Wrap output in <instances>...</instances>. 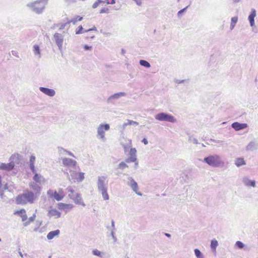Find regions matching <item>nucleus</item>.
Segmentation results:
<instances>
[{"label": "nucleus", "instance_id": "1", "mask_svg": "<svg viewBox=\"0 0 258 258\" xmlns=\"http://www.w3.org/2000/svg\"><path fill=\"white\" fill-rule=\"evenodd\" d=\"M36 198V197L32 191L26 190L23 194L16 197L15 201L17 205H24L28 203L33 204Z\"/></svg>", "mask_w": 258, "mask_h": 258}, {"label": "nucleus", "instance_id": "13", "mask_svg": "<svg viewBox=\"0 0 258 258\" xmlns=\"http://www.w3.org/2000/svg\"><path fill=\"white\" fill-rule=\"evenodd\" d=\"M54 38L56 44L59 47V49L61 50L63 42V37L62 35L60 34L56 33L54 35Z\"/></svg>", "mask_w": 258, "mask_h": 258}, {"label": "nucleus", "instance_id": "43", "mask_svg": "<svg viewBox=\"0 0 258 258\" xmlns=\"http://www.w3.org/2000/svg\"><path fill=\"white\" fill-rule=\"evenodd\" d=\"M186 9V8H184L181 10H180L178 12V15H180L182 13H183L185 10Z\"/></svg>", "mask_w": 258, "mask_h": 258}, {"label": "nucleus", "instance_id": "30", "mask_svg": "<svg viewBox=\"0 0 258 258\" xmlns=\"http://www.w3.org/2000/svg\"><path fill=\"white\" fill-rule=\"evenodd\" d=\"M217 245H218V242L217 240H212L211 241V248L214 251L216 250V247L217 246Z\"/></svg>", "mask_w": 258, "mask_h": 258}, {"label": "nucleus", "instance_id": "11", "mask_svg": "<svg viewBox=\"0 0 258 258\" xmlns=\"http://www.w3.org/2000/svg\"><path fill=\"white\" fill-rule=\"evenodd\" d=\"M109 125L108 124H101L98 128V134L101 139H104L105 137V131L109 130Z\"/></svg>", "mask_w": 258, "mask_h": 258}, {"label": "nucleus", "instance_id": "19", "mask_svg": "<svg viewBox=\"0 0 258 258\" xmlns=\"http://www.w3.org/2000/svg\"><path fill=\"white\" fill-rule=\"evenodd\" d=\"M130 186L133 190L138 195L141 196L142 194L140 192H138V185L137 183L133 179H131V183Z\"/></svg>", "mask_w": 258, "mask_h": 258}, {"label": "nucleus", "instance_id": "36", "mask_svg": "<svg viewBox=\"0 0 258 258\" xmlns=\"http://www.w3.org/2000/svg\"><path fill=\"white\" fill-rule=\"evenodd\" d=\"M93 253L94 254H95L96 255H98V256H99L101 254L100 251H99V250H98L97 249L94 250L93 251Z\"/></svg>", "mask_w": 258, "mask_h": 258}, {"label": "nucleus", "instance_id": "33", "mask_svg": "<svg viewBox=\"0 0 258 258\" xmlns=\"http://www.w3.org/2000/svg\"><path fill=\"white\" fill-rule=\"evenodd\" d=\"M118 166H119V168H121V169H123V168L128 167L127 165L123 162L120 163Z\"/></svg>", "mask_w": 258, "mask_h": 258}, {"label": "nucleus", "instance_id": "18", "mask_svg": "<svg viewBox=\"0 0 258 258\" xmlns=\"http://www.w3.org/2000/svg\"><path fill=\"white\" fill-rule=\"evenodd\" d=\"M39 89L42 92L48 96H53L55 95V91L53 89L44 87H40Z\"/></svg>", "mask_w": 258, "mask_h": 258}, {"label": "nucleus", "instance_id": "9", "mask_svg": "<svg viewBox=\"0 0 258 258\" xmlns=\"http://www.w3.org/2000/svg\"><path fill=\"white\" fill-rule=\"evenodd\" d=\"M69 197L72 199L77 204H82V199L80 195L72 189L69 190Z\"/></svg>", "mask_w": 258, "mask_h": 258}, {"label": "nucleus", "instance_id": "34", "mask_svg": "<svg viewBox=\"0 0 258 258\" xmlns=\"http://www.w3.org/2000/svg\"><path fill=\"white\" fill-rule=\"evenodd\" d=\"M236 245L240 248H242L244 246V245L240 241H237L236 242Z\"/></svg>", "mask_w": 258, "mask_h": 258}, {"label": "nucleus", "instance_id": "38", "mask_svg": "<svg viewBox=\"0 0 258 258\" xmlns=\"http://www.w3.org/2000/svg\"><path fill=\"white\" fill-rule=\"evenodd\" d=\"M100 4V2H99V0H97V1H96L95 3H94V4L93 5V8H97Z\"/></svg>", "mask_w": 258, "mask_h": 258}, {"label": "nucleus", "instance_id": "24", "mask_svg": "<svg viewBox=\"0 0 258 258\" xmlns=\"http://www.w3.org/2000/svg\"><path fill=\"white\" fill-rule=\"evenodd\" d=\"M43 179V178L42 176L38 174L37 173H35L34 176V177H33L34 180L38 183H40L42 179Z\"/></svg>", "mask_w": 258, "mask_h": 258}, {"label": "nucleus", "instance_id": "41", "mask_svg": "<svg viewBox=\"0 0 258 258\" xmlns=\"http://www.w3.org/2000/svg\"><path fill=\"white\" fill-rule=\"evenodd\" d=\"M91 48H92V47H91V46H88V45H85L84 46V49H85V50H89V49H90Z\"/></svg>", "mask_w": 258, "mask_h": 258}, {"label": "nucleus", "instance_id": "3", "mask_svg": "<svg viewBox=\"0 0 258 258\" xmlns=\"http://www.w3.org/2000/svg\"><path fill=\"white\" fill-rule=\"evenodd\" d=\"M48 0H37L28 5V6L34 12L40 14L44 10Z\"/></svg>", "mask_w": 258, "mask_h": 258}, {"label": "nucleus", "instance_id": "47", "mask_svg": "<svg viewBox=\"0 0 258 258\" xmlns=\"http://www.w3.org/2000/svg\"><path fill=\"white\" fill-rule=\"evenodd\" d=\"M239 0H236L235 2H238Z\"/></svg>", "mask_w": 258, "mask_h": 258}, {"label": "nucleus", "instance_id": "16", "mask_svg": "<svg viewBox=\"0 0 258 258\" xmlns=\"http://www.w3.org/2000/svg\"><path fill=\"white\" fill-rule=\"evenodd\" d=\"M231 126L236 131H239L246 128L247 124L246 123H240L238 122H234L232 124Z\"/></svg>", "mask_w": 258, "mask_h": 258}, {"label": "nucleus", "instance_id": "32", "mask_svg": "<svg viewBox=\"0 0 258 258\" xmlns=\"http://www.w3.org/2000/svg\"><path fill=\"white\" fill-rule=\"evenodd\" d=\"M195 254L197 256V257H198V258H203L201 252L199 249H196L195 250Z\"/></svg>", "mask_w": 258, "mask_h": 258}, {"label": "nucleus", "instance_id": "37", "mask_svg": "<svg viewBox=\"0 0 258 258\" xmlns=\"http://www.w3.org/2000/svg\"><path fill=\"white\" fill-rule=\"evenodd\" d=\"M109 10L107 8H103L100 10V13H108Z\"/></svg>", "mask_w": 258, "mask_h": 258}, {"label": "nucleus", "instance_id": "21", "mask_svg": "<svg viewBox=\"0 0 258 258\" xmlns=\"http://www.w3.org/2000/svg\"><path fill=\"white\" fill-rule=\"evenodd\" d=\"M255 17V11L252 10L251 14L248 17V20L249 21L250 25L253 26L254 24V17Z\"/></svg>", "mask_w": 258, "mask_h": 258}, {"label": "nucleus", "instance_id": "45", "mask_svg": "<svg viewBox=\"0 0 258 258\" xmlns=\"http://www.w3.org/2000/svg\"><path fill=\"white\" fill-rule=\"evenodd\" d=\"M115 3V0H111L110 4H114Z\"/></svg>", "mask_w": 258, "mask_h": 258}, {"label": "nucleus", "instance_id": "10", "mask_svg": "<svg viewBox=\"0 0 258 258\" xmlns=\"http://www.w3.org/2000/svg\"><path fill=\"white\" fill-rule=\"evenodd\" d=\"M72 180L75 182H81L84 179V173L73 171L70 174Z\"/></svg>", "mask_w": 258, "mask_h": 258}, {"label": "nucleus", "instance_id": "27", "mask_svg": "<svg viewBox=\"0 0 258 258\" xmlns=\"http://www.w3.org/2000/svg\"><path fill=\"white\" fill-rule=\"evenodd\" d=\"M82 19V17L79 16H77L75 18H74L73 19L71 20L70 23H73V24H75L77 21H81Z\"/></svg>", "mask_w": 258, "mask_h": 258}, {"label": "nucleus", "instance_id": "28", "mask_svg": "<svg viewBox=\"0 0 258 258\" xmlns=\"http://www.w3.org/2000/svg\"><path fill=\"white\" fill-rule=\"evenodd\" d=\"M33 48H34L33 51H34V54L35 55H38L40 56V51L39 47L37 45H35L33 47Z\"/></svg>", "mask_w": 258, "mask_h": 258}, {"label": "nucleus", "instance_id": "20", "mask_svg": "<svg viewBox=\"0 0 258 258\" xmlns=\"http://www.w3.org/2000/svg\"><path fill=\"white\" fill-rule=\"evenodd\" d=\"M60 233L59 230H56L49 232L47 235V238L48 240H51L55 236H57Z\"/></svg>", "mask_w": 258, "mask_h": 258}, {"label": "nucleus", "instance_id": "29", "mask_svg": "<svg viewBox=\"0 0 258 258\" xmlns=\"http://www.w3.org/2000/svg\"><path fill=\"white\" fill-rule=\"evenodd\" d=\"M140 64L144 67H145L146 68H150V63L146 60H141L140 61Z\"/></svg>", "mask_w": 258, "mask_h": 258}, {"label": "nucleus", "instance_id": "12", "mask_svg": "<svg viewBox=\"0 0 258 258\" xmlns=\"http://www.w3.org/2000/svg\"><path fill=\"white\" fill-rule=\"evenodd\" d=\"M62 163L64 166L76 168L77 162L76 161L70 158H63Z\"/></svg>", "mask_w": 258, "mask_h": 258}, {"label": "nucleus", "instance_id": "42", "mask_svg": "<svg viewBox=\"0 0 258 258\" xmlns=\"http://www.w3.org/2000/svg\"><path fill=\"white\" fill-rule=\"evenodd\" d=\"M142 142L145 144V145H147L148 144V141L146 139L144 138L143 139V140H142Z\"/></svg>", "mask_w": 258, "mask_h": 258}, {"label": "nucleus", "instance_id": "4", "mask_svg": "<svg viewBox=\"0 0 258 258\" xmlns=\"http://www.w3.org/2000/svg\"><path fill=\"white\" fill-rule=\"evenodd\" d=\"M14 214L17 215L22 218V221L23 222V226L25 227L29 225L32 222L34 221L36 218V215L35 214H34L32 216L28 219L26 211L24 209L15 211Z\"/></svg>", "mask_w": 258, "mask_h": 258}, {"label": "nucleus", "instance_id": "46", "mask_svg": "<svg viewBox=\"0 0 258 258\" xmlns=\"http://www.w3.org/2000/svg\"><path fill=\"white\" fill-rule=\"evenodd\" d=\"M165 235L168 236V237H170V235L169 234H168V233H166Z\"/></svg>", "mask_w": 258, "mask_h": 258}, {"label": "nucleus", "instance_id": "40", "mask_svg": "<svg viewBox=\"0 0 258 258\" xmlns=\"http://www.w3.org/2000/svg\"><path fill=\"white\" fill-rule=\"evenodd\" d=\"M134 2H136L137 5L138 6H141L142 5V0H133Z\"/></svg>", "mask_w": 258, "mask_h": 258}, {"label": "nucleus", "instance_id": "7", "mask_svg": "<svg viewBox=\"0 0 258 258\" xmlns=\"http://www.w3.org/2000/svg\"><path fill=\"white\" fill-rule=\"evenodd\" d=\"M204 161L212 166H218L221 163L220 158L218 155L210 156L204 158Z\"/></svg>", "mask_w": 258, "mask_h": 258}, {"label": "nucleus", "instance_id": "5", "mask_svg": "<svg viewBox=\"0 0 258 258\" xmlns=\"http://www.w3.org/2000/svg\"><path fill=\"white\" fill-rule=\"evenodd\" d=\"M105 178L103 176L99 178L98 181V187L101 192L103 198L104 200H109V195L107 192V188L105 184Z\"/></svg>", "mask_w": 258, "mask_h": 258}, {"label": "nucleus", "instance_id": "15", "mask_svg": "<svg viewBox=\"0 0 258 258\" xmlns=\"http://www.w3.org/2000/svg\"><path fill=\"white\" fill-rule=\"evenodd\" d=\"M136 150L135 148H132L130 150V153L131 157L126 159L125 162L126 163L134 162H136L137 159L136 157Z\"/></svg>", "mask_w": 258, "mask_h": 258}, {"label": "nucleus", "instance_id": "2", "mask_svg": "<svg viewBox=\"0 0 258 258\" xmlns=\"http://www.w3.org/2000/svg\"><path fill=\"white\" fill-rule=\"evenodd\" d=\"M20 156L18 154L12 155L10 157L11 162L10 163L0 164V170L7 171L12 170L15 167V164H19L20 163Z\"/></svg>", "mask_w": 258, "mask_h": 258}, {"label": "nucleus", "instance_id": "25", "mask_svg": "<svg viewBox=\"0 0 258 258\" xmlns=\"http://www.w3.org/2000/svg\"><path fill=\"white\" fill-rule=\"evenodd\" d=\"M238 21L237 17H234L231 18V29H233Z\"/></svg>", "mask_w": 258, "mask_h": 258}, {"label": "nucleus", "instance_id": "6", "mask_svg": "<svg viewBox=\"0 0 258 258\" xmlns=\"http://www.w3.org/2000/svg\"><path fill=\"white\" fill-rule=\"evenodd\" d=\"M47 195L50 198L54 199L57 201L62 200L64 197L65 194L63 189H59L57 190H49Z\"/></svg>", "mask_w": 258, "mask_h": 258}, {"label": "nucleus", "instance_id": "44", "mask_svg": "<svg viewBox=\"0 0 258 258\" xmlns=\"http://www.w3.org/2000/svg\"><path fill=\"white\" fill-rule=\"evenodd\" d=\"M83 29V28L81 26L80 27H79V30L77 31L76 32V34H79L81 32V31Z\"/></svg>", "mask_w": 258, "mask_h": 258}, {"label": "nucleus", "instance_id": "8", "mask_svg": "<svg viewBox=\"0 0 258 258\" xmlns=\"http://www.w3.org/2000/svg\"><path fill=\"white\" fill-rule=\"evenodd\" d=\"M156 119L159 120L167 121L171 122H173L175 121V119L173 116L164 113L158 114L156 116Z\"/></svg>", "mask_w": 258, "mask_h": 258}, {"label": "nucleus", "instance_id": "14", "mask_svg": "<svg viewBox=\"0 0 258 258\" xmlns=\"http://www.w3.org/2000/svg\"><path fill=\"white\" fill-rule=\"evenodd\" d=\"M58 209L61 211H66L71 210L73 206L72 204H64L62 203H59L57 204Z\"/></svg>", "mask_w": 258, "mask_h": 258}, {"label": "nucleus", "instance_id": "26", "mask_svg": "<svg viewBox=\"0 0 258 258\" xmlns=\"http://www.w3.org/2000/svg\"><path fill=\"white\" fill-rule=\"evenodd\" d=\"M244 183H245V184L248 186L254 187L255 185V181L254 180H250L246 179L245 180Z\"/></svg>", "mask_w": 258, "mask_h": 258}, {"label": "nucleus", "instance_id": "22", "mask_svg": "<svg viewBox=\"0 0 258 258\" xmlns=\"http://www.w3.org/2000/svg\"><path fill=\"white\" fill-rule=\"evenodd\" d=\"M35 157L34 156H31L30 159V168L33 173L35 172Z\"/></svg>", "mask_w": 258, "mask_h": 258}, {"label": "nucleus", "instance_id": "17", "mask_svg": "<svg viewBox=\"0 0 258 258\" xmlns=\"http://www.w3.org/2000/svg\"><path fill=\"white\" fill-rule=\"evenodd\" d=\"M48 216L49 217H54V218H58L61 216V213L55 209H50L48 213Z\"/></svg>", "mask_w": 258, "mask_h": 258}, {"label": "nucleus", "instance_id": "23", "mask_svg": "<svg viewBox=\"0 0 258 258\" xmlns=\"http://www.w3.org/2000/svg\"><path fill=\"white\" fill-rule=\"evenodd\" d=\"M235 164L237 166L239 167L240 166L245 165V162L243 158H239L236 159Z\"/></svg>", "mask_w": 258, "mask_h": 258}, {"label": "nucleus", "instance_id": "31", "mask_svg": "<svg viewBox=\"0 0 258 258\" xmlns=\"http://www.w3.org/2000/svg\"><path fill=\"white\" fill-rule=\"evenodd\" d=\"M138 124L139 123L136 121H134L131 120H128L127 122L124 124V125H125V126L131 125H138Z\"/></svg>", "mask_w": 258, "mask_h": 258}, {"label": "nucleus", "instance_id": "35", "mask_svg": "<svg viewBox=\"0 0 258 258\" xmlns=\"http://www.w3.org/2000/svg\"><path fill=\"white\" fill-rule=\"evenodd\" d=\"M30 187L33 188V189L34 190H38L39 191L40 189V187L38 186H36L35 185H34L33 184H31L30 185Z\"/></svg>", "mask_w": 258, "mask_h": 258}, {"label": "nucleus", "instance_id": "39", "mask_svg": "<svg viewBox=\"0 0 258 258\" xmlns=\"http://www.w3.org/2000/svg\"><path fill=\"white\" fill-rule=\"evenodd\" d=\"M99 2H100V3H104V4H109L110 3L109 2L108 0H99Z\"/></svg>", "mask_w": 258, "mask_h": 258}]
</instances>
